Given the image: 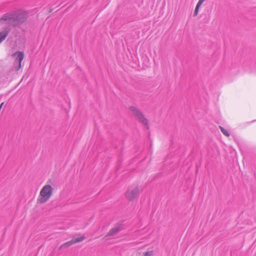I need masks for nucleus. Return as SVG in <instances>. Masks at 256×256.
Returning <instances> with one entry per match:
<instances>
[{
  "label": "nucleus",
  "instance_id": "nucleus-1",
  "mask_svg": "<svg viewBox=\"0 0 256 256\" xmlns=\"http://www.w3.org/2000/svg\"><path fill=\"white\" fill-rule=\"evenodd\" d=\"M28 18L27 11L20 10L14 12L6 13L0 18V24H8L10 26H16L17 24L23 23Z\"/></svg>",
  "mask_w": 256,
  "mask_h": 256
},
{
  "label": "nucleus",
  "instance_id": "nucleus-8",
  "mask_svg": "<svg viewBox=\"0 0 256 256\" xmlns=\"http://www.w3.org/2000/svg\"><path fill=\"white\" fill-rule=\"evenodd\" d=\"M10 29L6 27L2 31L0 32V44L4 41L10 33Z\"/></svg>",
  "mask_w": 256,
  "mask_h": 256
},
{
  "label": "nucleus",
  "instance_id": "nucleus-9",
  "mask_svg": "<svg viewBox=\"0 0 256 256\" xmlns=\"http://www.w3.org/2000/svg\"><path fill=\"white\" fill-rule=\"evenodd\" d=\"M220 129L221 132H222L224 134L228 136H230L228 131L226 129L224 128L222 126H220Z\"/></svg>",
  "mask_w": 256,
  "mask_h": 256
},
{
  "label": "nucleus",
  "instance_id": "nucleus-10",
  "mask_svg": "<svg viewBox=\"0 0 256 256\" xmlns=\"http://www.w3.org/2000/svg\"><path fill=\"white\" fill-rule=\"evenodd\" d=\"M153 254H154V251L150 250V251H148V252H146L144 254V256H153Z\"/></svg>",
  "mask_w": 256,
  "mask_h": 256
},
{
  "label": "nucleus",
  "instance_id": "nucleus-5",
  "mask_svg": "<svg viewBox=\"0 0 256 256\" xmlns=\"http://www.w3.org/2000/svg\"><path fill=\"white\" fill-rule=\"evenodd\" d=\"M122 230V224L118 223L114 228H112L110 230V231L106 236V237L114 236L116 235L120 231H121Z\"/></svg>",
  "mask_w": 256,
  "mask_h": 256
},
{
  "label": "nucleus",
  "instance_id": "nucleus-2",
  "mask_svg": "<svg viewBox=\"0 0 256 256\" xmlns=\"http://www.w3.org/2000/svg\"><path fill=\"white\" fill-rule=\"evenodd\" d=\"M129 110L140 123L148 129L149 128L148 120L139 108L134 106H130L129 107Z\"/></svg>",
  "mask_w": 256,
  "mask_h": 256
},
{
  "label": "nucleus",
  "instance_id": "nucleus-3",
  "mask_svg": "<svg viewBox=\"0 0 256 256\" xmlns=\"http://www.w3.org/2000/svg\"><path fill=\"white\" fill-rule=\"evenodd\" d=\"M52 187L49 184H46L42 188L40 192L42 196L40 200V203H44L48 200L52 195Z\"/></svg>",
  "mask_w": 256,
  "mask_h": 256
},
{
  "label": "nucleus",
  "instance_id": "nucleus-11",
  "mask_svg": "<svg viewBox=\"0 0 256 256\" xmlns=\"http://www.w3.org/2000/svg\"><path fill=\"white\" fill-rule=\"evenodd\" d=\"M199 8H200V6H196V8H195V10H194V16H197Z\"/></svg>",
  "mask_w": 256,
  "mask_h": 256
},
{
  "label": "nucleus",
  "instance_id": "nucleus-6",
  "mask_svg": "<svg viewBox=\"0 0 256 256\" xmlns=\"http://www.w3.org/2000/svg\"><path fill=\"white\" fill-rule=\"evenodd\" d=\"M14 56H16V58L14 61V64H18V66L16 67V70H18L21 67V62L24 58V54L22 52H16Z\"/></svg>",
  "mask_w": 256,
  "mask_h": 256
},
{
  "label": "nucleus",
  "instance_id": "nucleus-4",
  "mask_svg": "<svg viewBox=\"0 0 256 256\" xmlns=\"http://www.w3.org/2000/svg\"><path fill=\"white\" fill-rule=\"evenodd\" d=\"M139 190L138 186H136L134 188H129L125 194L126 197L130 201L137 198Z\"/></svg>",
  "mask_w": 256,
  "mask_h": 256
},
{
  "label": "nucleus",
  "instance_id": "nucleus-7",
  "mask_svg": "<svg viewBox=\"0 0 256 256\" xmlns=\"http://www.w3.org/2000/svg\"><path fill=\"white\" fill-rule=\"evenodd\" d=\"M84 238H85L84 236H80V237H78V238H73L70 241L68 242H65L64 244L62 245L61 247L62 248H63V247L68 248V247H69L70 246H72V244H76L77 242H82V240H84Z\"/></svg>",
  "mask_w": 256,
  "mask_h": 256
}]
</instances>
